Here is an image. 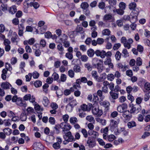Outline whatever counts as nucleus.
<instances>
[{
  "instance_id": "nucleus-1",
  "label": "nucleus",
  "mask_w": 150,
  "mask_h": 150,
  "mask_svg": "<svg viewBox=\"0 0 150 150\" xmlns=\"http://www.w3.org/2000/svg\"><path fill=\"white\" fill-rule=\"evenodd\" d=\"M136 4L134 2L131 3L129 6V9L133 10L132 12L131 13L130 16H132L133 19H135L134 21H137V16L139 12V9L136 8Z\"/></svg>"
},
{
  "instance_id": "nucleus-2",
  "label": "nucleus",
  "mask_w": 150,
  "mask_h": 150,
  "mask_svg": "<svg viewBox=\"0 0 150 150\" xmlns=\"http://www.w3.org/2000/svg\"><path fill=\"white\" fill-rule=\"evenodd\" d=\"M93 115L98 117H100L103 114V111L101 109H100L98 106H93L92 110Z\"/></svg>"
},
{
  "instance_id": "nucleus-3",
  "label": "nucleus",
  "mask_w": 150,
  "mask_h": 150,
  "mask_svg": "<svg viewBox=\"0 0 150 150\" xmlns=\"http://www.w3.org/2000/svg\"><path fill=\"white\" fill-rule=\"evenodd\" d=\"M141 110V106L137 104L132 106L130 110L132 113H137Z\"/></svg>"
},
{
  "instance_id": "nucleus-4",
  "label": "nucleus",
  "mask_w": 150,
  "mask_h": 150,
  "mask_svg": "<svg viewBox=\"0 0 150 150\" xmlns=\"http://www.w3.org/2000/svg\"><path fill=\"white\" fill-rule=\"evenodd\" d=\"M132 114L131 112L129 110H126L122 113V116L125 120H129L132 117Z\"/></svg>"
},
{
  "instance_id": "nucleus-5",
  "label": "nucleus",
  "mask_w": 150,
  "mask_h": 150,
  "mask_svg": "<svg viewBox=\"0 0 150 150\" xmlns=\"http://www.w3.org/2000/svg\"><path fill=\"white\" fill-rule=\"evenodd\" d=\"M64 133L65 134L63 135L64 139H66L71 142L74 140V137L72 135L71 132L69 131L66 133L64 132Z\"/></svg>"
},
{
  "instance_id": "nucleus-6",
  "label": "nucleus",
  "mask_w": 150,
  "mask_h": 150,
  "mask_svg": "<svg viewBox=\"0 0 150 150\" xmlns=\"http://www.w3.org/2000/svg\"><path fill=\"white\" fill-rule=\"evenodd\" d=\"M119 120H118L116 121L114 120H110V129L111 130L113 131L114 129L117 126V125L119 122Z\"/></svg>"
},
{
  "instance_id": "nucleus-7",
  "label": "nucleus",
  "mask_w": 150,
  "mask_h": 150,
  "mask_svg": "<svg viewBox=\"0 0 150 150\" xmlns=\"http://www.w3.org/2000/svg\"><path fill=\"white\" fill-rule=\"evenodd\" d=\"M33 149L35 150H42L43 149V146L40 143L36 142L33 145Z\"/></svg>"
},
{
  "instance_id": "nucleus-8",
  "label": "nucleus",
  "mask_w": 150,
  "mask_h": 150,
  "mask_svg": "<svg viewBox=\"0 0 150 150\" xmlns=\"http://www.w3.org/2000/svg\"><path fill=\"white\" fill-rule=\"evenodd\" d=\"M11 42L13 43L17 44L18 42L19 41V38L16 32H14L11 37Z\"/></svg>"
},
{
  "instance_id": "nucleus-9",
  "label": "nucleus",
  "mask_w": 150,
  "mask_h": 150,
  "mask_svg": "<svg viewBox=\"0 0 150 150\" xmlns=\"http://www.w3.org/2000/svg\"><path fill=\"white\" fill-rule=\"evenodd\" d=\"M87 144H88V146L90 148H93L96 145L95 142L91 137L88 138L87 141Z\"/></svg>"
},
{
  "instance_id": "nucleus-10",
  "label": "nucleus",
  "mask_w": 150,
  "mask_h": 150,
  "mask_svg": "<svg viewBox=\"0 0 150 150\" xmlns=\"http://www.w3.org/2000/svg\"><path fill=\"white\" fill-rule=\"evenodd\" d=\"M95 54L97 56H100L101 58H104L105 57V52L103 50H96Z\"/></svg>"
},
{
  "instance_id": "nucleus-11",
  "label": "nucleus",
  "mask_w": 150,
  "mask_h": 150,
  "mask_svg": "<svg viewBox=\"0 0 150 150\" xmlns=\"http://www.w3.org/2000/svg\"><path fill=\"white\" fill-rule=\"evenodd\" d=\"M16 104L20 106L25 107L27 106L26 102L22 100V98H18L16 102Z\"/></svg>"
},
{
  "instance_id": "nucleus-12",
  "label": "nucleus",
  "mask_w": 150,
  "mask_h": 150,
  "mask_svg": "<svg viewBox=\"0 0 150 150\" xmlns=\"http://www.w3.org/2000/svg\"><path fill=\"white\" fill-rule=\"evenodd\" d=\"M2 88L4 89L7 90L10 88L12 85L8 82H2L1 84Z\"/></svg>"
},
{
  "instance_id": "nucleus-13",
  "label": "nucleus",
  "mask_w": 150,
  "mask_h": 150,
  "mask_svg": "<svg viewBox=\"0 0 150 150\" xmlns=\"http://www.w3.org/2000/svg\"><path fill=\"white\" fill-rule=\"evenodd\" d=\"M77 104V102L76 100L74 99L71 102V103H69L66 106V108L68 109L69 108H72L74 106H76Z\"/></svg>"
},
{
  "instance_id": "nucleus-14",
  "label": "nucleus",
  "mask_w": 150,
  "mask_h": 150,
  "mask_svg": "<svg viewBox=\"0 0 150 150\" xmlns=\"http://www.w3.org/2000/svg\"><path fill=\"white\" fill-rule=\"evenodd\" d=\"M67 4V3L66 2L62 0L59 1L58 3V5L59 7L61 8H65Z\"/></svg>"
},
{
  "instance_id": "nucleus-15",
  "label": "nucleus",
  "mask_w": 150,
  "mask_h": 150,
  "mask_svg": "<svg viewBox=\"0 0 150 150\" xmlns=\"http://www.w3.org/2000/svg\"><path fill=\"white\" fill-rule=\"evenodd\" d=\"M64 124L61 127V129H63V132H64L65 131L69 130L71 128V126L69 124H66V123H64Z\"/></svg>"
},
{
  "instance_id": "nucleus-16",
  "label": "nucleus",
  "mask_w": 150,
  "mask_h": 150,
  "mask_svg": "<svg viewBox=\"0 0 150 150\" xmlns=\"http://www.w3.org/2000/svg\"><path fill=\"white\" fill-rule=\"evenodd\" d=\"M91 106H92L91 104L90 105V106H88V105L85 104H83V105H81V109L83 111H89L91 110Z\"/></svg>"
},
{
  "instance_id": "nucleus-17",
  "label": "nucleus",
  "mask_w": 150,
  "mask_h": 150,
  "mask_svg": "<svg viewBox=\"0 0 150 150\" xmlns=\"http://www.w3.org/2000/svg\"><path fill=\"white\" fill-rule=\"evenodd\" d=\"M102 63H100V62H98L96 64V67L98 69V71L100 73L102 71L103 69V62L101 61Z\"/></svg>"
},
{
  "instance_id": "nucleus-18",
  "label": "nucleus",
  "mask_w": 150,
  "mask_h": 150,
  "mask_svg": "<svg viewBox=\"0 0 150 150\" xmlns=\"http://www.w3.org/2000/svg\"><path fill=\"white\" fill-rule=\"evenodd\" d=\"M110 94L113 99H116L118 97V93L113 92V91H111L110 92Z\"/></svg>"
},
{
  "instance_id": "nucleus-19",
  "label": "nucleus",
  "mask_w": 150,
  "mask_h": 150,
  "mask_svg": "<svg viewBox=\"0 0 150 150\" xmlns=\"http://www.w3.org/2000/svg\"><path fill=\"white\" fill-rule=\"evenodd\" d=\"M103 20L105 21L110 20L112 21L114 20V18L111 14H105L103 17Z\"/></svg>"
},
{
  "instance_id": "nucleus-20",
  "label": "nucleus",
  "mask_w": 150,
  "mask_h": 150,
  "mask_svg": "<svg viewBox=\"0 0 150 150\" xmlns=\"http://www.w3.org/2000/svg\"><path fill=\"white\" fill-rule=\"evenodd\" d=\"M133 42V40L132 38H129L127 40L125 48H127L128 49L130 48L131 44Z\"/></svg>"
},
{
  "instance_id": "nucleus-21",
  "label": "nucleus",
  "mask_w": 150,
  "mask_h": 150,
  "mask_svg": "<svg viewBox=\"0 0 150 150\" xmlns=\"http://www.w3.org/2000/svg\"><path fill=\"white\" fill-rule=\"evenodd\" d=\"M108 131V127H106L104 128H102L100 130L101 133H103L104 134L103 135V138H105L106 136L107 135V132Z\"/></svg>"
},
{
  "instance_id": "nucleus-22",
  "label": "nucleus",
  "mask_w": 150,
  "mask_h": 150,
  "mask_svg": "<svg viewBox=\"0 0 150 150\" xmlns=\"http://www.w3.org/2000/svg\"><path fill=\"white\" fill-rule=\"evenodd\" d=\"M57 49L60 51L59 54H64L63 51L64 50V48L62 44L60 43L57 46Z\"/></svg>"
},
{
  "instance_id": "nucleus-23",
  "label": "nucleus",
  "mask_w": 150,
  "mask_h": 150,
  "mask_svg": "<svg viewBox=\"0 0 150 150\" xmlns=\"http://www.w3.org/2000/svg\"><path fill=\"white\" fill-rule=\"evenodd\" d=\"M115 136L114 135L111 134L106 136L105 138H103L104 139L108 140L109 142H111L113 141L115 138Z\"/></svg>"
},
{
  "instance_id": "nucleus-24",
  "label": "nucleus",
  "mask_w": 150,
  "mask_h": 150,
  "mask_svg": "<svg viewBox=\"0 0 150 150\" xmlns=\"http://www.w3.org/2000/svg\"><path fill=\"white\" fill-rule=\"evenodd\" d=\"M16 7L15 5H13L10 8L9 12L12 14H14L17 11Z\"/></svg>"
},
{
  "instance_id": "nucleus-25",
  "label": "nucleus",
  "mask_w": 150,
  "mask_h": 150,
  "mask_svg": "<svg viewBox=\"0 0 150 150\" xmlns=\"http://www.w3.org/2000/svg\"><path fill=\"white\" fill-rule=\"evenodd\" d=\"M134 20L135 19H133L132 18V16H131L130 20L132 23L130 25V28L131 29L133 30H135L136 28V24L134 23L136 22L137 21H134Z\"/></svg>"
},
{
  "instance_id": "nucleus-26",
  "label": "nucleus",
  "mask_w": 150,
  "mask_h": 150,
  "mask_svg": "<svg viewBox=\"0 0 150 150\" xmlns=\"http://www.w3.org/2000/svg\"><path fill=\"white\" fill-rule=\"evenodd\" d=\"M96 120L97 122L100 123L103 125H105L106 124V121L105 120L100 118L99 117L96 118Z\"/></svg>"
},
{
  "instance_id": "nucleus-27",
  "label": "nucleus",
  "mask_w": 150,
  "mask_h": 150,
  "mask_svg": "<svg viewBox=\"0 0 150 150\" xmlns=\"http://www.w3.org/2000/svg\"><path fill=\"white\" fill-rule=\"evenodd\" d=\"M100 104L101 105L103 106L105 108L108 107L110 105L109 102L107 100L101 101Z\"/></svg>"
},
{
  "instance_id": "nucleus-28",
  "label": "nucleus",
  "mask_w": 150,
  "mask_h": 150,
  "mask_svg": "<svg viewBox=\"0 0 150 150\" xmlns=\"http://www.w3.org/2000/svg\"><path fill=\"white\" fill-rule=\"evenodd\" d=\"M83 28L80 26L78 25L75 31H73L74 33L76 32L77 33H82L83 32Z\"/></svg>"
},
{
  "instance_id": "nucleus-29",
  "label": "nucleus",
  "mask_w": 150,
  "mask_h": 150,
  "mask_svg": "<svg viewBox=\"0 0 150 150\" xmlns=\"http://www.w3.org/2000/svg\"><path fill=\"white\" fill-rule=\"evenodd\" d=\"M127 126L129 128H131L136 126V124L134 121H132L128 123Z\"/></svg>"
},
{
  "instance_id": "nucleus-30",
  "label": "nucleus",
  "mask_w": 150,
  "mask_h": 150,
  "mask_svg": "<svg viewBox=\"0 0 150 150\" xmlns=\"http://www.w3.org/2000/svg\"><path fill=\"white\" fill-rule=\"evenodd\" d=\"M42 103L45 106H47L49 103V101L47 98L46 97H44L43 98Z\"/></svg>"
},
{
  "instance_id": "nucleus-31",
  "label": "nucleus",
  "mask_w": 150,
  "mask_h": 150,
  "mask_svg": "<svg viewBox=\"0 0 150 150\" xmlns=\"http://www.w3.org/2000/svg\"><path fill=\"white\" fill-rule=\"evenodd\" d=\"M80 6L81 8L85 10L87 9L89 7V5L87 2H84L81 4Z\"/></svg>"
},
{
  "instance_id": "nucleus-32",
  "label": "nucleus",
  "mask_w": 150,
  "mask_h": 150,
  "mask_svg": "<svg viewBox=\"0 0 150 150\" xmlns=\"http://www.w3.org/2000/svg\"><path fill=\"white\" fill-rule=\"evenodd\" d=\"M95 54V52H94L93 50L92 49H90L87 50V54L88 56L89 57H93Z\"/></svg>"
},
{
  "instance_id": "nucleus-33",
  "label": "nucleus",
  "mask_w": 150,
  "mask_h": 150,
  "mask_svg": "<svg viewBox=\"0 0 150 150\" xmlns=\"http://www.w3.org/2000/svg\"><path fill=\"white\" fill-rule=\"evenodd\" d=\"M3 132L7 135H10L11 133V130L9 128H6L3 130Z\"/></svg>"
},
{
  "instance_id": "nucleus-34",
  "label": "nucleus",
  "mask_w": 150,
  "mask_h": 150,
  "mask_svg": "<svg viewBox=\"0 0 150 150\" xmlns=\"http://www.w3.org/2000/svg\"><path fill=\"white\" fill-rule=\"evenodd\" d=\"M136 62L137 66H140L142 64V60L140 57H138L136 59Z\"/></svg>"
},
{
  "instance_id": "nucleus-35",
  "label": "nucleus",
  "mask_w": 150,
  "mask_h": 150,
  "mask_svg": "<svg viewBox=\"0 0 150 150\" xmlns=\"http://www.w3.org/2000/svg\"><path fill=\"white\" fill-rule=\"evenodd\" d=\"M29 5L32 6H33L35 9L38 8L39 6V4L37 2H31L29 3Z\"/></svg>"
},
{
  "instance_id": "nucleus-36",
  "label": "nucleus",
  "mask_w": 150,
  "mask_h": 150,
  "mask_svg": "<svg viewBox=\"0 0 150 150\" xmlns=\"http://www.w3.org/2000/svg\"><path fill=\"white\" fill-rule=\"evenodd\" d=\"M49 87V85L48 84L45 83L42 86V89L44 92L45 93H48V90L47 88Z\"/></svg>"
},
{
  "instance_id": "nucleus-37",
  "label": "nucleus",
  "mask_w": 150,
  "mask_h": 150,
  "mask_svg": "<svg viewBox=\"0 0 150 150\" xmlns=\"http://www.w3.org/2000/svg\"><path fill=\"white\" fill-rule=\"evenodd\" d=\"M110 31L108 29H105L102 31L103 35L107 36H109L110 34Z\"/></svg>"
},
{
  "instance_id": "nucleus-38",
  "label": "nucleus",
  "mask_w": 150,
  "mask_h": 150,
  "mask_svg": "<svg viewBox=\"0 0 150 150\" xmlns=\"http://www.w3.org/2000/svg\"><path fill=\"white\" fill-rule=\"evenodd\" d=\"M68 37L65 34H63L62 35L60 38L59 40L61 42L63 43L67 40Z\"/></svg>"
},
{
  "instance_id": "nucleus-39",
  "label": "nucleus",
  "mask_w": 150,
  "mask_h": 150,
  "mask_svg": "<svg viewBox=\"0 0 150 150\" xmlns=\"http://www.w3.org/2000/svg\"><path fill=\"white\" fill-rule=\"evenodd\" d=\"M121 53L119 51H117L116 52L115 55V57L117 60L119 61L120 60L121 57Z\"/></svg>"
},
{
  "instance_id": "nucleus-40",
  "label": "nucleus",
  "mask_w": 150,
  "mask_h": 150,
  "mask_svg": "<svg viewBox=\"0 0 150 150\" xmlns=\"http://www.w3.org/2000/svg\"><path fill=\"white\" fill-rule=\"evenodd\" d=\"M113 11L116 12V13L120 15H122L124 13V11L122 9L118 8L116 9L115 11L113 10Z\"/></svg>"
},
{
  "instance_id": "nucleus-41",
  "label": "nucleus",
  "mask_w": 150,
  "mask_h": 150,
  "mask_svg": "<svg viewBox=\"0 0 150 150\" xmlns=\"http://www.w3.org/2000/svg\"><path fill=\"white\" fill-rule=\"evenodd\" d=\"M23 5L25 6V8H24L23 11L25 13L28 12L27 8L29 7V3L27 1H25V2H24Z\"/></svg>"
},
{
  "instance_id": "nucleus-42",
  "label": "nucleus",
  "mask_w": 150,
  "mask_h": 150,
  "mask_svg": "<svg viewBox=\"0 0 150 150\" xmlns=\"http://www.w3.org/2000/svg\"><path fill=\"white\" fill-rule=\"evenodd\" d=\"M96 94L100 97V99L103 100L104 98V96L103 95V91L102 90H98Z\"/></svg>"
},
{
  "instance_id": "nucleus-43",
  "label": "nucleus",
  "mask_w": 150,
  "mask_h": 150,
  "mask_svg": "<svg viewBox=\"0 0 150 150\" xmlns=\"http://www.w3.org/2000/svg\"><path fill=\"white\" fill-rule=\"evenodd\" d=\"M77 122V119L76 117H71L70 118V122L72 124H75Z\"/></svg>"
},
{
  "instance_id": "nucleus-44",
  "label": "nucleus",
  "mask_w": 150,
  "mask_h": 150,
  "mask_svg": "<svg viewBox=\"0 0 150 150\" xmlns=\"http://www.w3.org/2000/svg\"><path fill=\"white\" fill-rule=\"evenodd\" d=\"M120 41L121 43L123 44L124 47H125L127 41L126 38L125 37H122L121 38Z\"/></svg>"
},
{
  "instance_id": "nucleus-45",
  "label": "nucleus",
  "mask_w": 150,
  "mask_h": 150,
  "mask_svg": "<svg viewBox=\"0 0 150 150\" xmlns=\"http://www.w3.org/2000/svg\"><path fill=\"white\" fill-rule=\"evenodd\" d=\"M74 99V98L73 96L68 98H66L64 99V103H70Z\"/></svg>"
},
{
  "instance_id": "nucleus-46",
  "label": "nucleus",
  "mask_w": 150,
  "mask_h": 150,
  "mask_svg": "<svg viewBox=\"0 0 150 150\" xmlns=\"http://www.w3.org/2000/svg\"><path fill=\"white\" fill-rule=\"evenodd\" d=\"M144 88L146 90L149 91L150 90V83L149 82H145L144 84Z\"/></svg>"
},
{
  "instance_id": "nucleus-47",
  "label": "nucleus",
  "mask_w": 150,
  "mask_h": 150,
  "mask_svg": "<svg viewBox=\"0 0 150 150\" xmlns=\"http://www.w3.org/2000/svg\"><path fill=\"white\" fill-rule=\"evenodd\" d=\"M46 28L47 27L45 26L40 27V28H38L39 31L41 34H43L45 33Z\"/></svg>"
},
{
  "instance_id": "nucleus-48",
  "label": "nucleus",
  "mask_w": 150,
  "mask_h": 150,
  "mask_svg": "<svg viewBox=\"0 0 150 150\" xmlns=\"http://www.w3.org/2000/svg\"><path fill=\"white\" fill-rule=\"evenodd\" d=\"M115 78L114 74H109L107 75V78L108 80L112 81Z\"/></svg>"
},
{
  "instance_id": "nucleus-49",
  "label": "nucleus",
  "mask_w": 150,
  "mask_h": 150,
  "mask_svg": "<svg viewBox=\"0 0 150 150\" xmlns=\"http://www.w3.org/2000/svg\"><path fill=\"white\" fill-rule=\"evenodd\" d=\"M85 68H86L89 71H91L92 69V66L89 63H87L84 65Z\"/></svg>"
},
{
  "instance_id": "nucleus-50",
  "label": "nucleus",
  "mask_w": 150,
  "mask_h": 150,
  "mask_svg": "<svg viewBox=\"0 0 150 150\" xmlns=\"http://www.w3.org/2000/svg\"><path fill=\"white\" fill-rule=\"evenodd\" d=\"M65 57L69 60H71L73 57V54L70 52H67L65 54Z\"/></svg>"
},
{
  "instance_id": "nucleus-51",
  "label": "nucleus",
  "mask_w": 150,
  "mask_h": 150,
  "mask_svg": "<svg viewBox=\"0 0 150 150\" xmlns=\"http://www.w3.org/2000/svg\"><path fill=\"white\" fill-rule=\"evenodd\" d=\"M64 124V122L62 123L60 125L57 124L55 125V126L54 127V128L57 131H58V132L59 131V129L60 128H61V127Z\"/></svg>"
},
{
  "instance_id": "nucleus-52",
  "label": "nucleus",
  "mask_w": 150,
  "mask_h": 150,
  "mask_svg": "<svg viewBox=\"0 0 150 150\" xmlns=\"http://www.w3.org/2000/svg\"><path fill=\"white\" fill-rule=\"evenodd\" d=\"M42 85V82L39 80L36 81L34 83V85L36 87H39Z\"/></svg>"
},
{
  "instance_id": "nucleus-53",
  "label": "nucleus",
  "mask_w": 150,
  "mask_h": 150,
  "mask_svg": "<svg viewBox=\"0 0 150 150\" xmlns=\"http://www.w3.org/2000/svg\"><path fill=\"white\" fill-rule=\"evenodd\" d=\"M74 70L76 72H79L81 71V67L78 65H75L74 67Z\"/></svg>"
},
{
  "instance_id": "nucleus-54",
  "label": "nucleus",
  "mask_w": 150,
  "mask_h": 150,
  "mask_svg": "<svg viewBox=\"0 0 150 150\" xmlns=\"http://www.w3.org/2000/svg\"><path fill=\"white\" fill-rule=\"evenodd\" d=\"M52 147L54 149H57L60 148V144L58 142L54 143L53 144Z\"/></svg>"
},
{
  "instance_id": "nucleus-55",
  "label": "nucleus",
  "mask_w": 150,
  "mask_h": 150,
  "mask_svg": "<svg viewBox=\"0 0 150 150\" xmlns=\"http://www.w3.org/2000/svg\"><path fill=\"white\" fill-rule=\"evenodd\" d=\"M88 59V57L86 55H82L80 58L82 61L83 62L87 61Z\"/></svg>"
},
{
  "instance_id": "nucleus-56",
  "label": "nucleus",
  "mask_w": 150,
  "mask_h": 150,
  "mask_svg": "<svg viewBox=\"0 0 150 150\" xmlns=\"http://www.w3.org/2000/svg\"><path fill=\"white\" fill-rule=\"evenodd\" d=\"M108 2L109 4L111 6H115L116 5L117 3L116 0H106Z\"/></svg>"
},
{
  "instance_id": "nucleus-57",
  "label": "nucleus",
  "mask_w": 150,
  "mask_h": 150,
  "mask_svg": "<svg viewBox=\"0 0 150 150\" xmlns=\"http://www.w3.org/2000/svg\"><path fill=\"white\" fill-rule=\"evenodd\" d=\"M92 76L95 79H97V77H98V74L96 71H93L91 72Z\"/></svg>"
},
{
  "instance_id": "nucleus-58",
  "label": "nucleus",
  "mask_w": 150,
  "mask_h": 150,
  "mask_svg": "<svg viewBox=\"0 0 150 150\" xmlns=\"http://www.w3.org/2000/svg\"><path fill=\"white\" fill-rule=\"evenodd\" d=\"M52 79H53L54 80L56 81L59 78V76L58 74L54 72L53 73L52 76Z\"/></svg>"
},
{
  "instance_id": "nucleus-59",
  "label": "nucleus",
  "mask_w": 150,
  "mask_h": 150,
  "mask_svg": "<svg viewBox=\"0 0 150 150\" xmlns=\"http://www.w3.org/2000/svg\"><path fill=\"white\" fill-rule=\"evenodd\" d=\"M119 7L120 8L124 10L125 9L126 7V4L123 2H121L119 4Z\"/></svg>"
},
{
  "instance_id": "nucleus-60",
  "label": "nucleus",
  "mask_w": 150,
  "mask_h": 150,
  "mask_svg": "<svg viewBox=\"0 0 150 150\" xmlns=\"http://www.w3.org/2000/svg\"><path fill=\"white\" fill-rule=\"evenodd\" d=\"M81 132L82 133L85 138H86L88 137L87 132L85 129H82L81 130Z\"/></svg>"
},
{
  "instance_id": "nucleus-61",
  "label": "nucleus",
  "mask_w": 150,
  "mask_h": 150,
  "mask_svg": "<svg viewBox=\"0 0 150 150\" xmlns=\"http://www.w3.org/2000/svg\"><path fill=\"white\" fill-rule=\"evenodd\" d=\"M69 76L71 78H73L74 76V71L72 70H69L68 72Z\"/></svg>"
},
{
  "instance_id": "nucleus-62",
  "label": "nucleus",
  "mask_w": 150,
  "mask_h": 150,
  "mask_svg": "<svg viewBox=\"0 0 150 150\" xmlns=\"http://www.w3.org/2000/svg\"><path fill=\"white\" fill-rule=\"evenodd\" d=\"M100 62V63H102L101 60L100 59L99 60L97 58H94L93 60V64L95 66H96V64Z\"/></svg>"
},
{
  "instance_id": "nucleus-63",
  "label": "nucleus",
  "mask_w": 150,
  "mask_h": 150,
  "mask_svg": "<svg viewBox=\"0 0 150 150\" xmlns=\"http://www.w3.org/2000/svg\"><path fill=\"white\" fill-rule=\"evenodd\" d=\"M96 41L97 44L100 45L102 44L104 42V40L102 38H98Z\"/></svg>"
},
{
  "instance_id": "nucleus-64",
  "label": "nucleus",
  "mask_w": 150,
  "mask_h": 150,
  "mask_svg": "<svg viewBox=\"0 0 150 150\" xmlns=\"http://www.w3.org/2000/svg\"><path fill=\"white\" fill-rule=\"evenodd\" d=\"M49 121L51 124L53 125L55 123V120L54 117H50L49 119Z\"/></svg>"
}]
</instances>
